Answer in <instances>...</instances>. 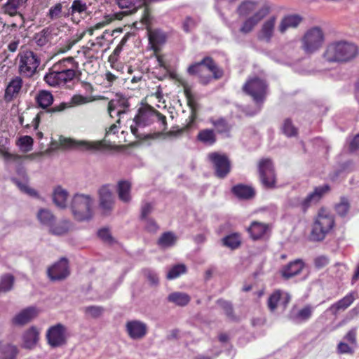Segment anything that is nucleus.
Returning <instances> with one entry per match:
<instances>
[{"instance_id": "obj_1", "label": "nucleus", "mask_w": 359, "mask_h": 359, "mask_svg": "<svg viewBox=\"0 0 359 359\" xmlns=\"http://www.w3.org/2000/svg\"><path fill=\"white\" fill-rule=\"evenodd\" d=\"M187 72L190 75L198 76L199 82L203 85L208 84L212 79H220L224 75L223 69L209 56L189 65Z\"/></svg>"}, {"instance_id": "obj_2", "label": "nucleus", "mask_w": 359, "mask_h": 359, "mask_svg": "<svg viewBox=\"0 0 359 359\" xmlns=\"http://www.w3.org/2000/svg\"><path fill=\"white\" fill-rule=\"evenodd\" d=\"M357 54L358 48L355 44L341 41L330 43L323 57L329 62H344L353 59Z\"/></svg>"}, {"instance_id": "obj_3", "label": "nucleus", "mask_w": 359, "mask_h": 359, "mask_svg": "<svg viewBox=\"0 0 359 359\" xmlns=\"http://www.w3.org/2000/svg\"><path fill=\"white\" fill-rule=\"evenodd\" d=\"M334 225V216L326 210L322 208L313 222L310 234V240L313 241H321L325 239L326 235L330 231Z\"/></svg>"}, {"instance_id": "obj_4", "label": "nucleus", "mask_w": 359, "mask_h": 359, "mask_svg": "<svg viewBox=\"0 0 359 359\" xmlns=\"http://www.w3.org/2000/svg\"><path fill=\"white\" fill-rule=\"evenodd\" d=\"M93 200L90 195L76 194L70 203L72 213L79 222L88 221L93 217L92 205Z\"/></svg>"}, {"instance_id": "obj_5", "label": "nucleus", "mask_w": 359, "mask_h": 359, "mask_svg": "<svg viewBox=\"0 0 359 359\" xmlns=\"http://www.w3.org/2000/svg\"><path fill=\"white\" fill-rule=\"evenodd\" d=\"M268 84L266 81L255 76L248 79L243 86V90L245 93L252 97L257 103H262L266 96Z\"/></svg>"}, {"instance_id": "obj_6", "label": "nucleus", "mask_w": 359, "mask_h": 359, "mask_svg": "<svg viewBox=\"0 0 359 359\" xmlns=\"http://www.w3.org/2000/svg\"><path fill=\"white\" fill-rule=\"evenodd\" d=\"M325 41L322 29L314 27L309 29L302 40V48L306 54H313L319 50Z\"/></svg>"}, {"instance_id": "obj_7", "label": "nucleus", "mask_w": 359, "mask_h": 359, "mask_svg": "<svg viewBox=\"0 0 359 359\" xmlns=\"http://www.w3.org/2000/svg\"><path fill=\"white\" fill-rule=\"evenodd\" d=\"M330 190L328 184H324L315 187L313 192L310 193L306 198H300L294 197L290 200V205L292 207H299L303 212L312 205L316 204Z\"/></svg>"}, {"instance_id": "obj_8", "label": "nucleus", "mask_w": 359, "mask_h": 359, "mask_svg": "<svg viewBox=\"0 0 359 359\" xmlns=\"http://www.w3.org/2000/svg\"><path fill=\"white\" fill-rule=\"evenodd\" d=\"M259 180L263 187L272 189L276 187V175L271 159H262L258 165Z\"/></svg>"}, {"instance_id": "obj_9", "label": "nucleus", "mask_w": 359, "mask_h": 359, "mask_svg": "<svg viewBox=\"0 0 359 359\" xmlns=\"http://www.w3.org/2000/svg\"><path fill=\"white\" fill-rule=\"evenodd\" d=\"M19 57L20 74L27 77L32 76L40 65V60L37 55L32 50H25L20 53Z\"/></svg>"}, {"instance_id": "obj_10", "label": "nucleus", "mask_w": 359, "mask_h": 359, "mask_svg": "<svg viewBox=\"0 0 359 359\" xmlns=\"http://www.w3.org/2000/svg\"><path fill=\"white\" fill-rule=\"evenodd\" d=\"M270 11V6L268 4L262 6L252 15L245 18L239 29V32L245 35L251 33L255 27L269 15Z\"/></svg>"}, {"instance_id": "obj_11", "label": "nucleus", "mask_w": 359, "mask_h": 359, "mask_svg": "<svg viewBox=\"0 0 359 359\" xmlns=\"http://www.w3.org/2000/svg\"><path fill=\"white\" fill-rule=\"evenodd\" d=\"M99 206L104 215H109L114 207L115 198L113 187L109 184L101 186L97 190Z\"/></svg>"}, {"instance_id": "obj_12", "label": "nucleus", "mask_w": 359, "mask_h": 359, "mask_svg": "<svg viewBox=\"0 0 359 359\" xmlns=\"http://www.w3.org/2000/svg\"><path fill=\"white\" fill-rule=\"evenodd\" d=\"M208 158L213 164L215 176L221 179L226 177L231 170L228 157L224 154L212 152L209 154Z\"/></svg>"}, {"instance_id": "obj_13", "label": "nucleus", "mask_w": 359, "mask_h": 359, "mask_svg": "<svg viewBox=\"0 0 359 359\" xmlns=\"http://www.w3.org/2000/svg\"><path fill=\"white\" fill-rule=\"evenodd\" d=\"M47 275L52 281L65 280L70 275L69 261L62 257L59 261L48 268Z\"/></svg>"}, {"instance_id": "obj_14", "label": "nucleus", "mask_w": 359, "mask_h": 359, "mask_svg": "<svg viewBox=\"0 0 359 359\" xmlns=\"http://www.w3.org/2000/svg\"><path fill=\"white\" fill-rule=\"evenodd\" d=\"M74 79L73 72L71 71H57L53 67L43 78L45 82L51 87H60Z\"/></svg>"}, {"instance_id": "obj_15", "label": "nucleus", "mask_w": 359, "mask_h": 359, "mask_svg": "<svg viewBox=\"0 0 359 359\" xmlns=\"http://www.w3.org/2000/svg\"><path fill=\"white\" fill-rule=\"evenodd\" d=\"M60 142L64 148H76L83 151H95L104 147L102 142L75 141L67 138H61Z\"/></svg>"}, {"instance_id": "obj_16", "label": "nucleus", "mask_w": 359, "mask_h": 359, "mask_svg": "<svg viewBox=\"0 0 359 359\" xmlns=\"http://www.w3.org/2000/svg\"><path fill=\"white\" fill-rule=\"evenodd\" d=\"M116 2L121 8L133 7V10L135 11L137 8H142V15L141 21L147 26V29H149L151 24V15L149 8L145 6L146 0H116Z\"/></svg>"}, {"instance_id": "obj_17", "label": "nucleus", "mask_w": 359, "mask_h": 359, "mask_svg": "<svg viewBox=\"0 0 359 359\" xmlns=\"http://www.w3.org/2000/svg\"><path fill=\"white\" fill-rule=\"evenodd\" d=\"M66 327L61 323L50 327L46 333L48 344L51 347H59L66 343Z\"/></svg>"}, {"instance_id": "obj_18", "label": "nucleus", "mask_w": 359, "mask_h": 359, "mask_svg": "<svg viewBox=\"0 0 359 359\" xmlns=\"http://www.w3.org/2000/svg\"><path fill=\"white\" fill-rule=\"evenodd\" d=\"M276 20L277 18L273 15L262 24L260 29L257 32L258 41L266 43L271 42L275 35Z\"/></svg>"}, {"instance_id": "obj_19", "label": "nucleus", "mask_w": 359, "mask_h": 359, "mask_svg": "<svg viewBox=\"0 0 359 359\" xmlns=\"http://www.w3.org/2000/svg\"><path fill=\"white\" fill-rule=\"evenodd\" d=\"M129 107L128 100L122 95L116 94V97L109 102L107 109L111 117H113L112 112L117 109L116 115L121 118L122 114L127 112V109ZM120 118H118L116 123H120Z\"/></svg>"}, {"instance_id": "obj_20", "label": "nucleus", "mask_w": 359, "mask_h": 359, "mask_svg": "<svg viewBox=\"0 0 359 359\" xmlns=\"http://www.w3.org/2000/svg\"><path fill=\"white\" fill-rule=\"evenodd\" d=\"M37 315V309L34 306H29L16 314L12 318V323L15 326L22 327L30 323Z\"/></svg>"}, {"instance_id": "obj_21", "label": "nucleus", "mask_w": 359, "mask_h": 359, "mask_svg": "<svg viewBox=\"0 0 359 359\" xmlns=\"http://www.w3.org/2000/svg\"><path fill=\"white\" fill-rule=\"evenodd\" d=\"M126 327V332L132 339H140L147 332V325L140 320L128 321Z\"/></svg>"}, {"instance_id": "obj_22", "label": "nucleus", "mask_w": 359, "mask_h": 359, "mask_svg": "<svg viewBox=\"0 0 359 359\" xmlns=\"http://www.w3.org/2000/svg\"><path fill=\"white\" fill-rule=\"evenodd\" d=\"M303 268L304 262L301 259H296L283 266L280 273L285 280H288L299 274Z\"/></svg>"}, {"instance_id": "obj_23", "label": "nucleus", "mask_w": 359, "mask_h": 359, "mask_svg": "<svg viewBox=\"0 0 359 359\" xmlns=\"http://www.w3.org/2000/svg\"><path fill=\"white\" fill-rule=\"evenodd\" d=\"M302 20V17L297 14L287 15L281 19L278 30L280 34H285L288 29L297 28Z\"/></svg>"}, {"instance_id": "obj_24", "label": "nucleus", "mask_w": 359, "mask_h": 359, "mask_svg": "<svg viewBox=\"0 0 359 359\" xmlns=\"http://www.w3.org/2000/svg\"><path fill=\"white\" fill-rule=\"evenodd\" d=\"M39 340V331L35 326L27 329L22 334V347L33 349Z\"/></svg>"}, {"instance_id": "obj_25", "label": "nucleus", "mask_w": 359, "mask_h": 359, "mask_svg": "<svg viewBox=\"0 0 359 359\" xmlns=\"http://www.w3.org/2000/svg\"><path fill=\"white\" fill-rule=\"evenodd\" d=\"M354 292L348 293L344 298L331 305L328 311L333 315L337 316L340 311L346 310L354 301Z\"/></svg>"}, {"instance_id": "obj_26", "label": "nucleus", "mask_w": 359, "mask_h": 359, "mask_svg": "<svg viewBox=\"0 0 359 359\" xmlns=\"http://www.w3.org/2000/svg\"><path fill=\"white\" fill-rule=\"evenodd\" d=\"M154 119V109L147 111L142 109L138 110L137 114L134 117L133 121L139 127L149 126Z\"/></svg>"}, {"instance_id": "obj_27", "label": "nucleus", "mask_w": 359, "mask_h": 359, "mask_svg": "<svg viewBox=\"0 0 359 359\" xmlns=\"http://www.w3.org/2000/svg\"><path fill=\"white\" fill-rule=\"evenodd\" d=\"M22 81L20 77L17 76L15 79H12L9 82L5 90V100L7 101L12 100L13 97H15L20 92L22 88Z\"/></svg>"}, {"instance_id": "obj_28", "label": "nucleus", "mask_w": 359, "mask_h": 359, "mask_svg": "<svg viewBox=\"0 0 359 359\" xmlns=\"http://www.w3.org/2000/svg\"><path fill=\"white\" fill-rule=\"evenodd\" d=\"M68 191L62 187L57 186L54 189L53 193V201L54 204L60 209L67 208V199Z\"/></svg>"}, {"instance_id": "obj_29", "label": "nucleus", "mask_w": 359, "mask_h": 359, "mask_svg": "<svg viewBox=\"0 0 359 359\" xmlns=\"http://www.w3.org/2000/svg\"><path fill=\"white\" fill-rule=\"evenodd\" d=\"M313 307L311 305H306L297 313H292L290 315V319L296 323H300L307 321L312 316Z\"/></svg>"}, {"instance_id": "obj_30", "label": "nucleus", "mask_w": 359, "mask_h": 359, "mask_svg": "<svg viewBox=\"0 0 359 359\" xmlns=\"http://www.w3.org/2000/svg\"><path fill=\"white\" fill-rule=\"evenodd\" d=\"M257 6V2L251 0L243 1L237 8L236 13L240 18H246L250 16L255 12Z\"/></svg>"}, {"instance_id": "obj_31", "label": "nucleus", "mask_w": 359, "mask_h": 359, "mask_svg": "<svg viewBox=\"0 0 359 359\" xmlns=\"http://www.w3.org/2000/svg\"><path fill=\"white\" fill-rule=\"evenodd\" d=\"M52 31L51 27H46L41 32L36 33L34 36L33 41L39 47H43L48 43H50L52 39Z\"/></svg>"}, {"instance_id": "obj_32", "label": "nucleus", "mask_w": 359, "mask_h": 359, "mask_svg": "<svg viewBox=\"0 0 359 359\" xmlns=\"http://www.w3.org/2000/svg\"><path fill=\"white\" fill-rule=\"evenodd\" d=\"M217 304L223 310L226 318L233 322H237L239 318L234 313L233 304L231 302L219 299L216 302Z\"/></svg>"}, {"instance_id": "obj_33", "label": "nucleus", "mask_w": 359, "mask_h": 359, "mask_svg": "<svg viewBox=\"0 0 359 359\" xmlns=\"http://www.w3.org/2000/svg\"><path fill=\"white\" fill-rule=\"evenodd\" d=\"M131 184L128 181H120L118 183L117 192L119 199L123 203H129L131 201Z\"/></svg>"}, {"instance_id": "obj_34", "label": "nucleus", "mask_w": 359, "mask_h": 359, "mask_svg": "<svg viewBox=\"0 0 359 359\" xmlns=\"http://www.w3.org/2000/svg\"><path fill=\"white\" fill-rule=\"evenodd\" d=\"M36 102L39 107L47 109L54 100L53 95L50 92L45 90H40L36 95Z\"/></svg>"}, {"instance_id": "obj_35", "label": "nucleus", "mask_w": 359, "mask_h": 359, "mask_svg": "<svg viewBox=\"0 0 359 359\" xmlns=\"http://www.w3.org/2000/svg\"><path fill=\"white\" fill-rule=\"evenodd\" d=\"M190 299V297L187 294L181 292H172L167 297V300L169 302L173 303L178 306L187 305Z\"/></svg>"}, {"instance_id": "obj_36", "label": "nucleus", "mask_w": 359, "mask_h": 359, "mask_svg": "<svg viewBox=\"0 0 359 359\" xmlns=\"http://www.w3.org/2000/svg\"><path fill=\"white\" fill-rule=\"evenodd\" d=\"M267 229L268 226L265 224L253 222L249 227L248 231L253 240H257L266 233Z\"/></svg>"}, {"instance_id": "obj_37", "label": "nucleus", "mask_w": 359, "mask_h": 359, "mask_svg": "<svg viewBox=\"0 0 359 359\" xmlns=\"http://www.w3.org/2000/svg\"><path fill=\"white\" fill-rule=\"evenodd\" d=\"M232 192L238 198L243 199H249L255 196V190L253 188L238 184L236 185L232 188Z\"/></svg>"}, {"instance_id": "obj_38", "label": "nucleus", "mask_w": 359, "mask_h": 359, "mask_svg": "<svg viewBox=\"0 0 359 359\" xmlns=\"http://www.w3.org/2000/svg\"><path fill=\"white\" fill-rule=\"evenodd\" d=\"M149 40L154 50L156 46L165 42L166 36L165 33L159 29L149 30Z\"/></svg>"}, {"instance_id": "obj_39", "label": "nucleus", "mask_w": 359, "mask_h": 359, "mask_svg": "<svg viewBox=\"0 0 359 359\" xmlns=\"http://www.w3.org/2000/svg\"><path fill=\"white\" fill-rule=\"evenodd\" d=\"M177 237L174 233L168 231L163 233L157 241V244L161 248H168L175 245L177 242Z\"/></svg>"}, {"instance_id": "obj_40", "label": "nucleus", "mask_w": 359, "mask_h": 359, "mask_svg": "<svg viewBox=\"0 0 359 359\" xmlns=\"http://www.w3.org/2000/svg\"><path fill=\"white\" fill-rule=\"evenodd\" d=\"M27 0H7L3 6V11L11 16L17 15L19 8L27 2Z\"/></svg>"}, {"instance_id": "obj_41", "label": "nucleus", "mask_w": 359, "mask_h": 359, "mask_svg": "<svg viewBox=\"0 0 359 359\" xmlns=\"http://www.w3.org/2000/svg\"><path fill=\"white\" fill-rule=\"evenodd\" d=\"M71 227V224L67 220H62L57 224L53 223L49 227L50 233L56 235L62 236L67 233Z\"/></svg>"}, {"instance_id": "obj_42", "label": "nucleus", "mask_w": 359, "mask_h": 359, "mask_svg": "<svg viewBox=\"0 0 359 359\" xmlns=\"http://www.w3.org/2000/svg\"><path fill=\"white\" fill-rule=\"evenodd\" d=\"M37 218L40 223L44 226H48L53 224L55 222V217L53 214L48 209H40L37 213Z\"/></svg>"}, {"instance_id": "obj_43", "label": "nucleus", "mask_w": 359, "mask_h": 359, "mask_svg": "<svg viewBox=\"0 0 359 359\" xmlns=\"http://www.w3.org/2000/svg\"><path fill=\"white\" fill-rule=\"evenodd\" d=\"M197 140L206 145H212L216 142V135L212 130L204 129L198 133Z\"/></svg>"}, {"instance_id": "obj_44", "label": "nucleus", "mask_w": 359, "mask_h": 359, "mask_svg": "<svg viewBox=\"0 0 359 359\" xmlns=\"http://www.w3.org/2000/svg\"><path fill=\"white\" fill-rule=\"evenodd\" d=\"M14 277L11 274H5L0 279V295L12 290Z\"/></svg>"}, {"instance_id": "obj_45", "label": "nucleus", "mask_w": 359, "mask_h": 359, "mask_svg": "<svg viewBox=\"0 0 359 359\" xmlns=\"http://www.w3.org/2000/svg\"><path fill=\"white\" fill-rule=\"evenodd\" d=\"M187 272V267L183 264H179L173 266L168 272L166 278L172 280L178 278L180 275Z\"/></svg>"}, {"instance_id": "obj_46", "label": "nucleus", "mask_w": 359, "mask_h": 359, "mask_svg": "<svg viewBox=\"0 0 359 359\" xmlns=\"http://www.w3.org/2000/svg\"><path fill=\"white\" fill-rule=\"evenodd\" d=\"M83 311L88 317L98 318L103 314L104 309L100 306H89L84 307Z\"/></svg>"}, {"instance_id": "obj_47", "label": "nucleus", "mask_w": 359, "mask_h": 359, "mask_svg": "<svg viewBox=\"0 0 359 359\" xmlns=\"http://www.w3.org/2000/svg\"><path fill=\"white\" fill-rule=\"evenodd\" d=\"M1 352L3 354L2 359H15L18 350L15 345L8 344L2 347Z\"/></svg>"}, {"instance_id": "obj_48", "label": "nucleus", "mask_w": 359, "mask_h": 359, "mask_svg": "<svg viewBox=\"0 0 359 359\" xmlns=\"http://www.w3.org/2000/svg\"><path fill=\"white\" fill-rule=\"evenodd\" d=\"M281 130L287 137H294L297 134V128L294 127L290 118L284 121Z\"/></svg>"}, {"instance_id": "obj_49", "label": "nucleus", "mask_w": 359, "mask_h": 359, "mask_svg": "<svg viewBox=\"0 0 359 359\" xmlns=\"http://www.w3.org/2000/svg\"><path fill=\"white\" fill-rule=\"evenodd\" d=\"M155 204L151 202L143 201L141 204L140 219L149 218L154 210Z\"/></svg>"}, {"instance_id": "obj_50", "label": "nucleus", "mask_w": 359, "mask_h": 359, "mask_svg": "<svg viewBox=\"0 0 359 359\" xmlns=\"http://www.w3.org/2000/svg\"><path fill=\"white\" fill-rule=\"evenodd\" d=\"M223 244L231 249L237 248L240 244L241 241L239 236L236 233H232L224 237L222 240Z\"/></svg>"}, {"instance_id": "obj_51", "label": "nucleus", "mask_w": 359, "mask_h": 359, "mask_svg": "<svg viewBox=\"0 0 359 359\" xmlns=\"http://www.w3.org/2000/svg\"><path fill=\"white\" fill-rule=\"evenodd\" d=\"M350 208V204L347 198L342 197L339 203L335 205V210L337 213L341 216L344 217L348 213Z\"/></svg>"}, {"instance_id": "obj_52", "label": "nucleus", "mask_w": 359, "mask_h": 359, "mask_svg": "<svg viewBox=\"0 0 359 359\" xmlns=\"http://www.w3.org/2000/svg\"><path fill=\"white\" fill-rule=\"evenodd\" d=\"M283 292L280 290H276L270 295L268 299V306L271 311H273L278 305V302L282 299Z\"/></svg>"}, {"instance_id": "obj_53", "label": "nucleus", "mask_w": 359, "mask_h": 359, "mask_svg": "<svg viewBox=\"0 0 359 359\" xmlns=\"http://www.w3.org/2000/svg\"><path fill=\"white\" fill-rule=\"evenodd\" d=\"M87 10L86 3L81 0H74L69 9V14L73 15L75 13H82Z\"/></svg>"}, {"instance_id": "obj_54", "label": "nucleus", "mask_w": 359, "mask_h": 359, "mask_svg": "<svg viewBox=\"0 0 359 359\" xmlns=\"http://www.w3.org/2000/svg\"><path fill=\"white\" fill-rule=\"evenodd\" d=\"M212 123L214 125L219 133H224L229 132L230 130V127L228 123L223 118H220L215 121H212Z\"/></svg>"}, {"instance_id": "obj_55", "label": "nucleus", "mask_w": 359, "mask_h": 359, "mask_svg": "<svg viewBox=\"0 0 359 359\" xmlns=\"http://www.w3.org/2000/svg\"><path fill=\"white\" fill-rule=\"evenodd\" d=\"M142 273L151 285H157L158 284V276L154 270L151 269H144Z\"/></svg>"}, {"instance_id": "obj_56", "label": "nucleus", "mask_w": 359, "mask_h": 359, "mask_svg": "<svg viewBox=\"0 0 359 359\" xmlns=\"http://www.w3.org/2000/svg\"><path fill=\"white\" fill-rule=\"evenodd\" d=\"M97 235L100 239H102L104 243L108 244H113L115 243L114 238L111 236L110 231L108 229H101L98 231Z\"/></svg>"}, {"instance_id": "obj_57", "label": "nucleus", "mask_w": 359, "mask_h": 359, "mask_svg": "<svg viewBox=\"0 0 359 359\" xmlns=\"http://www.w3.org/2000/svg\"><path fill=\"white\" fill-rule=\"evenodd\" d=\"M20 144L25 151H29L32 149L34 140L32 137L25 135L19 139Z\"/></svg>"}, {"instance_id": "obj_58", "label": "nucleus", "mask_w": 359, "mask_h": 359, "mask_svg": "<svg viewBox=\"0 0 359 359\" xmlns=\"http://www.w3.org/2000/svg\"><path fill=\"white\" fill-rule=\"evenodd\" d=\"M62 8V6L61 4H56L49 9L48 16L51 20L59 18L61 16Z\"/></svg>"}, {"instance_id": "obj_59", "label": "nucleus", "mask_w": 359, "mask_h": 359, "mask_svg": "<svg viewBox=\"0 0 359 359\" xmlns=\"http://www.w3.org/2000/svg\"><path fill=\"white\" fill-rule=\"evenodd\" d=\"M142 221L145 224L144 226L147 231L151 233H155L158 229V226L153 218L149 217L144 219Z\"/></svg>"}, {"instance_id": "obj_60", "label": "nucleus", "mask_w": 359, "mask_h": 359, "mask_svg": "<svg viewBox=\"0 0 359 359\" xmlns=\"http://www.w3.org/2000/svg\"><path fill=\"white\" fill-rule=\"evenodd\" d=\"M73 67H69L67 63L63 62V60H60L57 63L53 66V68L57 71H71L73 72L74 78L76 76V72L73 70Z\"/></svg>"}, {"instance_id": "obj_61", "label": "nucleus", "mask_w": 359, "mask_h": 359, "mask_svg": "<svg viewBox=\"0 0 359 359\" xmlns=\"http://www.w3.org/2000/svg\"><path fill=\"white\" fill-rule=\"evenodd\" d=\"M130 37V34L129 32H128L127 34H125V36L122 38V39L121 40V41L119 42V43L116 46V48L114 49V50L113 52L114 55H115V56L119 55V54L121 53V52L123 50V46L126 45V43H127V41H128Z\"/></svg>"}, {"instance_id": "obj_62", "label": "nucleus", "mask_w": 359, "mask_h": 359, "mask_svg": "<svg viewBox=\"0 0 359 359\" xmlns=\"http://www.w3.org/2000/svg\"><path fill=\"white\" fill-rule=\"evenodd\" d=\"M356 333L357 328L353 327L348 332V333L344 337V339L351 344L356 345Z\"/></svg>"}, {"instance_id": "obj_63", "label": "nucleus", "mask_w": 359, "mask_h": 359, "mask_svg": "<svg viewBox=\"0 0 359 359\" xmlns=\"http://www.w3.org/2000/svg\"><path fill=\"white\" fill-rule=\"evenodd\" d=\"M195 27V21L190 17L186 18L183 22L182 27L184 32H189Z\"/></svg>"}, {"instance_id": "obj_64", "label": "nucleus", "mask_w": 359, "mask_h": 359, "mask_svg": "<svg viewBox=\"0 0 359 359\" xmlns=\"http://www.w3.org/2000/svg\"><path fill=\"white\" fill-rule=\"evenodd\" d=\"M358 149H359V133L353 137L348 146L350 152H355Z\"/></svg>"}]
</instances>
